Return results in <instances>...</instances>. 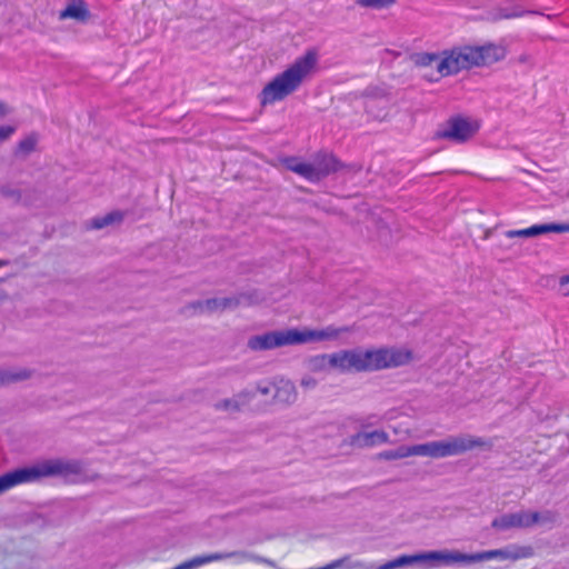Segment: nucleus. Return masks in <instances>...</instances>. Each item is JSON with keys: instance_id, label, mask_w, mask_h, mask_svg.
Wrapping results in <instances>:
<instances>
[{"instance_id": "f257e3e1", "label": "nucleus", "mask_w": 569, "mask_h": 569, "mask_svg": "<svg viewBox=\"0 0 569 569\" xmlns=\"http://www.w3.org/2000/svg\"><path fill=\"white\" fill-rule=\"evenodd\" d=\"M318 51L316 49L306 50L263 86L258 96L260 106H272L286 100L309 81L318 72Z\"/></svg>"}, {"instance_id": "f03ea898", "label": "nucleus", "mask_w": 569, "mask_h": 569, "mask_svg": "<svg viewBox=\"0 0 569 569\" xmlns=\"http://www.w3.org/2000/svg\"><path fill=\"white\" fill-rule=\"evenodd\" d=\"M83 463L77 459H46L17 468L0 476V495L21 483L39 482L44 478H61L66 482L82 481Z\"/></svg>"}, {"instance_id": "7ed1b4c3", "label": "nucleus", "mask_w": 569, "mask_h": 569, "mask_svg": "<svg viewBox=\"0 0 569 569\" xmlns=\"http://www.w3.org/2000/svg\"><path fill=\"white\" fill-rule=\"evenodd\" d=\"M412 62L426 70L425 77L429 81H439L463 71L459 46L440 51L417 52L412 56Z\"/></svg>"}, {"instance_id": "20e7f679", "label": "nucleus", "mask_w": 569, "mask_h": 569, "mask_svg": "<svg viewBox=\"0 0 569 569\" xmlns=\"http://www.w3.org/2000/svg\"><path fill=\"white\" fill-rule=\"evenodd\" d=\"M477 447H491V442L479 437L458 436L449 437L440 441L413 445L415 456L430 457L433 459L462 455Z\"/></svg>"}, {"instance_id": "39448f33", "label": "nucleus", "mask_w": 569, "mask_h": 569, "mask_svg": "<svg viewBox=\"0 0 569 569\" xmlns=\"http://www.w3.org/2000/svg\"><path fill=\"white\" fill-rule=\"evenodd\" d=\"M357 372L397 368L412 360V352L403 348L356 349Z\"/></svg>"}, {"instance_id": "423d86ee", "label": "nucleus", "mask_w": 569, "mask_h": 569, "mask_svg": "<svg viewBox=\"0 0 569 569\" xmlns=\"http://www.w3.org/2000/svg\"><path fill=\"white\" fill-rule=\"evenodd\" d=\"M462 70L490 67L507 57V46L503 42H485L481 44H460Z\"/></svg>"}, {"instance_id": "0eeeda50", "label": "nucleus", "mask_w": 569, "mask_h": 569, "mask_svg": "<svg viewBox=\"0 0 569 569\" xmlns=\"http://www.w3.org/2000/svg\"><path fill=\"white\" fill-rule=\"evenodd\" d=\"M531 556L530 547L509 546L503 549L486 550L476 553H463L459 550H449V565L456 562L475 563L491 559L518 560Z\"/></svg>"}, {"instance_id": "6e6552de", "label": "nucleus", "mask_w": 569, "mask_h": 569, "mask_svg": "<svg viewBox=\"0 0 569 569\" xmlns=\"http://www.w3.org/2000/svg\"><path fill=\"white\" fill-rule=\"evenodd\" d=\"M480 129V121L476 118L457 116L447 122L437 132L438 138L456 143H465L471 140Z\"/></svg>"}, {"instance_id": "1a4fd4ad", "label": "nucleus", "mask_w": 569, "mask_h": 569, "mask_svg": "<svg viewBox=\"0 0 569 569\" xmlns=\"http://www.w3.org/2000/svg\"><path fill=\"white\" fill-rule=\"evenodd\" d=\"M362 97L365 99L366 112L370 117L378 121H385L389 118L392 99L387 88L369 86L365 89Z\"/></svg>"}, {"instance_id": "9d476101", "label": "nucleus", "mask_w": 569, "mask_h": 569, "mask_svg": "<svg viewBox=\"0 0 569 569\" xmlns=\"http://www.w3.org/2000/svg\"><path fill=\"white\" fill-rule=\"evenodd\" d=\"M350 331H352V327L350 326L336 327L330 325L321 329H293L292 337L296 346L312 342L336 341Z\"/></svg>"}, {"instance_id": "9b49d317", "label": "nucleus", "mask_w": 569, "mask_h": 569, "mask_svg": "<svg viewBox=\"0 0 569 569\" xmlns=\"http://www.w3.org/2000/svg\"><path fill=\"white\" fill-rule=\"evenodd\" d=\"M292 332L293 329H287L251 336L248 339L247 346L252 351H264L284 346H295Z\"/></svg>"}, {"instance_id": "f8f14e48", "label": "nucleus", "mask_w": 569, "mask_h": 569, "mask_svg": "<svg viewBox=\"0 0 569 569\" xmlns=\"http://www.w3.org/2000/svg\"><path fill=\"white\" fill-rule=\"evenodd\" d=\"M428 561H436L449 565V550H432L415 555H401L379 566L378 569H396Z\"/></svg>"}, {"instance_id": "ddd939ff", "label": "nucleus", "mask_w": 569, "mask_h": 569, "mask_svg": "<svg viewBox=\"0 0 569 569\" xmlns=\"http://www.w3.org/2000/svg\"><path fill=\"white\" fill-rule=\"evenodd\" d=\"M556 232H569V223H543L535 224L529 228L519 230H508L502 233V239L499 241L498 247L500 249H510L511 246L506 243L503 239H516V238H536L545 233Z\"/></svg>"}, {"instance_id": "4468645a", "label": "nucleus", "mask_w": 569, "mask_h": 569, "mask_svg": "<svg viewBox=\"0 0 569 569\" xmlns=\"http://www.w3.org/2000/svg\"><path fill=\"white\" fill-rule=\"evenodd\" d=\"M91 18V11L84 0H67L64 8L58 14L60 21L72 20L80 24L88 23Z\"/></svg>"}, {"instance_id": "2eb2a0df", "label": "nucleus", "mask_w": 569, "mask_h": 569, "mask_svg": "<svg viewBox=\"0 0 569 569\" xmlns=\"http://www.w3.org/2000/svg\"><path fill=\"white\" fill-rule=\"evenodd\" d=\"M221 312L227 310H236L241 307L257 305L261 301V297L257 290H249L231 296L218 297Z\"/></svg>"}, {"instance_id": "dca6fc26", "label": "nucleus", "mask_w": 569, "mask_h": 569, "mask_svg": "<svg viewBox=\"0 0 569 569\" xmlns=\"http://www.w3.org/2000/svg\"><path fill=\"white\" fill-rule=\"evenodd\" d=\"M530 511H519L506 513L492 520L491 527L498 530H508L511 528H530Z\"/></svg>"}, {"instance_id": "f3484780", "label": "nucleus", "mask_w": 569, "mask_h": 569, "mask_svg": "<svg viewBox=\"0 0 569 569\" xmlns=\"http://www.w3.org/2000/svg\"><path fill=\"white\" fill-rule=\"evenodd\" d=\"M329 362L330 368L338 369L341 372H357L358 360L356 359V349L330 353Z\"/></svg>"}, {"instance_id": "a211bd4d", "label": "nucleus", "mask_w": 569, "mask_h": 569, "mask_svg": "<svg viewBox=\"0 0 569 569\" xmlns=\"http://www.w3.org/2000/svg\"><path fill=\"white\" fill-rule=\"evenodd\" d=\"M297 397V388L292 381L286 379L274 381V403L292 405L293 402H296Z\"/></svg>"}, {"instance_id": "6ab92c4d", "label": "nucleus", "mask_w": 569, "mask_h": 569, "mask_svg": "<svg viewBox=\"0 0 569 569\" xmlns=\"http://www.w3.org/2000/svg\"><path fill=\"white\" fill-rule=\"evenodd\" d=\"M389 440V436L383 430H373L370 432H357L350 438V443L355 447L367 448L376 445L386 443Z\"/></svg>"}, {"instance_id": "aec40b11", "label": "nucleus", "mask_w": 569, "mask_h": 569, "mask_svg": "<svg viewBox=\"0 0 569 569\" xmlns=\"http://www.w3.org/2000/svg\"><path fill=\"white\" fill-rule=\"evenodd\" d=\"M284 166L288 170L299 174L300 177L311 182L319 181L311 159L305 161L299 158H289L284 161Z\"/></svg>"}, {"instance_id": "412c9836", "label": "nucleus", "mask_w": 569, "mask_h": 569, "mask_svg": "<svg viewBox=\"0 0 569 569\" xmlns=\"http://www.w3.org/2000/svg\"><path fill=\"white\" fill-rule=\"evenodd\" d=\"M311 160L319 181L339 169V162L332 154L319 153Z\"/></svg>"}, {"instance_id": "4be33fe9", "label": "nucleus", "mask_w": 569, "mask_h": 569, "mask_svg": "<svg viewBox=\"0 0 569 569\" xmlns=\"http://www.w3.org/2000/svg\"><path fill=\"white\" fill-rule=\"evenodd\" d=\"M124 219V212L114 210L102 216H98L89 220L88 228L100 230L108 227L119 226Z\"/></svg>"}, {"instance_id": "5701e85b", "label": "nucleus", "mask_w": 569, "mask_h": 569, "mask_svg": "<svg viewBox=\"0 0 569 569\" xmlns=\"http://www.w3.org/2000/svg\"><path fill=\"white\" fill-rule=\"evenodd\" d=\"M32 376L33 370L27 368L18 369L14 371L0 368V387L28 380Z\"/></svg>"}, {"instance_id": "b1692460", "label": "nucleus", "mask_w": 569, "mask_h": 569, "mask_svg": "<svg viewBox=\"0 0 569 569\" xmlns=\"http://www.w3.org/2000/svg\"><path fill=\"white\" fill-rule=\"evenodd\" d=\"M39 143V134L31 132L24 136L16 146L14 156L18 158H27L37 150Z\"/></svg>"}, {"instance_id": "393cba45", "label": "nucleus", "mask_w": 569, "mask_h": 569, "mask_svg": "<svg viewBox=\"0 0 569 569\" xmlns=\"http://www.w3.org/2000/svg\"><path fill=\"white\" fill-rule=\"evenodd\" d=\"M415 456L413 446H399L392 450H385L377 455V458L380 460H398L407 457Z\"/></svg>"}, {"instance_id": "a878e982", "label": "nucleus", "mask_w": 569, "mask_h": 569, "mask_svg": "<svg viewBox=\"0 0 569 569\" xmlns=\"http://www.w3.org/2000/svg\"><path fill=\"white\" fill-rule=\"evenodd\" d=\"M531 527L535 525H553L557 522L559 515L552 510L530 511Z\"/></svg>"}, {"instance_id": "bb28decb", "label": "nucleus", "mask_w": 569, "mask_h": 569, "mask_svg": "<svg viewBox=\"0 0 569 569\" xmlns=\"http://www.w3.org/2000/svg\"><path fill=\"white\" fill-rule=\"evenodd\" d=\"M0 197L12 203H18L22 199V191L14 184L3 183L0 184Z\"/></svg>"}, {"instance_id": "cd10ccee", "label": "nucleus", "mask_w": 569, "mask_h": 569, "mask_svg": "<svg viewBox=\"0 0 569 569\" xmlns=\"http://www.w3.org/2000/svg\"><path fill=\"white\" fill-rule=\"evenodd\" d=\"M203 305V300L192 301L182 308L181 316L190 318L208 317Z\"/></svg>"}, {"instance_id": "c85d7f7f", "label": "nucleus", "mask_w": 569, "mask_h": 569, "mask_svg": "<svg viewBox=\"0 0 569 569\" xmlns=\"http://www.w3.org/2000/svg\"><path fill=\"white\" fill-rule=\"evenodd\" d=\"M355 2L366 9L382 10L392 7L396 0H355Z\"/></svg>"}, {"instance_id": "c756f323", "label": "nucleus", "mask_w": 569, "mask_h": 569, "mask_svg": "<svg viewBox=\"0 0 569 569\" xmlns=\"http://www.w3.org/2000/svg\"><path fill=\"white\" fill-rule=\"evenodd\" d=\"M330 355H317L309 359V368L313 371H322L330 368Z\"/></svg>"}, {"instance_id": "7c9ffc66", "label": "nucleus", "mask_w": 569, "mask_h": 569, "mask_svg": "<svg viewBox=\"0 0 569 569\" xmlns=\"http://www.w3.org/2000/svg\"><path fill=\"white\" fill-rule=\"evenodd\" d=\"M217 410H226V411H240L242 408L240 406V400H237L236 396L230 399H223L214 405Z\"/></svg>"}, {"instance_id": "2f4dec72", "label": "nucleus", "mask_w": 569, "mask_h": 569, "mask_svg": "<svg viewBox=\"0 0 569 569\" xmlns=\"http://www.w3.org/2000/svg\"><path fill=\"white\" fill-rule=\"evenodd\" d=\"M203 301H204L203 306H204L207 316H213V315L221 313V307H220L221 302H219L218 297L206 299Z\"/></svg>"}, {"instance_id": "473e14b6", "label": "nucleus", "mask_w": 569, "mask_h": 569, "mask_svg": "<svg viewBox=\"0 0 569 569\" xmlns=\"http://www.w3.org/2000/svg\"><path fill=\"white\" fill-rule=\"evenodd\" d=\"M17 127L13 124H2L0 126V143H3L11 139V137L16 133Z\"/></svg>"}, {"instance_id": "72a5a7b5", "label": "nucleus", "mask_w": 569, "mask_h": 569, "mask_svg": "<svg viewBox=\"0 0 569 569\" xmlns=\"http://www.w3.org/2000/svg\"><path fill=\"white\" fill-rule=\"evenodd\" d=\"M256 397V392L252 390H242L236 395L237 400H240L241 408L246 405L250 403V401Z\"/></svg>"}, {"instance_id": "f704fd0d", "label": "nucleus", "mask_w": 569, "mask_h": 569, "mask_svg": "<svg viewBox=\"0 0 569 569\" xmlns=\"http://www.w3.org/2000/svg\"><path fill=\"white\" fill-rule=\"evenodd\" d=\"M257 391L262 396H269L274 393V381L273 382H258Z\"/></svg>"}, {"instance_id": "c9c22d12", "label": "nucleus", "mask_w": 569, "mask_h": 569, "mask_svg": "<svg viewBox=\"0 0 569 569\" xmlns=\"http://www.w3.org/2000/svg\"><path fill=\"white\" fill-rule=\"evenodd\" d=\"M14 112V108L11 103L4 100H0V119H4Z\"/></svg>"}, {"instance_id": "e433bc0d", "label": "nucleus", "mask_w": 569, "mask_h": 569, "mask_svg": "<svg viewBox=\"0 0 569 569\" xmlns=\"http://www.w3.org/2000/svg\"><path fill=\"white\" fill-rule=\"evenodd\" d=\"M317 385V381L316 379L311 378V377H308V378H303L301 380V386L305 387V388H315Z\"/></svg>"}, {"instance_id": "4c0bfd02", "label": "nucleus", "mask_w": 569, "mask_h": 569, "mask_svg": "<svg viewBox=\"0 0 569 569\" xmlns=\"http://www.w3.org/2000/svg\"><path fill=\"white\" fill-rule=\"evenodd\" d=\"M559 284L561 288H566L569 284V276H563L559 280ZM565 296H569V288L563 291Z\"/></svg>"}, {"instance_id": "58836bf2", "label": "nucleus", "mask_w": 569, "mask_h": 569, "mask_svg": "<svg viewBox=\"0 0 569 569\" xmlns=\"http://www.w3.org/2000/svg\"><path fill=\"white\" fill-rule=\"evenodd\" d=\"M492 232H493L492 228L486 229L485 232H483V240L489 239L491 237Z\"/></svg>"}, {"instance_id": "ea45409f", "label": "nucleus", "mask_w": 569, "mask_h": 569, "mask_svg": "<svg viewBox=\"0 0 569 569\" xmlns=\"http://www.w3.org/2000/svg\"><path fill=\"white\" fill-rule=\"evenodd\" d=\"M388 233H389V228H388V226H383V227H382V230H381V236H382V237H386V236H388Z\"/></svg>"}, {"instance_id": "a19ab883", "label": "nucleus", "mask_w": 569, "mask_h": 569, "mask_svg": "<svg viewBox=\"0 0 569 569\" xmlns=\"http://www.w3.org/2000/svg\"><path fill=\"white\" fill-rule=\"evenodd\" d=\"M521 13H512V14H506V18H513V17H520Z\"/></svg>"}, {"instance_id": "79ce46f5", "label": "nucleus", "mask_w": 569, "mask_h": 569, "mask_svg": "<svg viewBox=\"0 0 569 569\" xmlns=\"http://www.w3.org/2000/svg\"><path fill=\"white\" fill-rule=\"evenodd\" d=\"M4 264H6V261L0 260V267L4 266Z\"/></svg>"}, {"instance_id": "37998d69", "label": "nucleus", "mask_w": 569, "mask_h": 569, "mask_svg": "<svg viewBox=\"0 0 569 569\" xmlns=\"http://www.w3.org/2000/svg\"><path fill=\"white\" fill-rule=\"evenodd\" d=\"M0 298H2V292L0 291Z\"/></svg>"}]
</instances>
